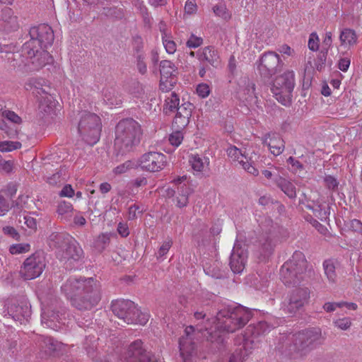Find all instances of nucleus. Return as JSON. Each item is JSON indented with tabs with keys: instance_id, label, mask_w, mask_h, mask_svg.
<instances>
[{
	"instance_id": "1",
	"label": "nucleus",
	"mask_w": 362,
	"mask_h": 362,
	"mask_svg": "<svg viewBox=\"0 0 362 362\" xmlns=\"http://www.w3.org/2000/svg\"><path fill=\"white\" fill-rule=\"evenodd\" d=\"M61 288L70 298L71 305L79 310H91L101 299L100 286L92 277H71Z\"/></svg>"
},
{
	"instance_id": "2",
	"label": "nucleus",
	"mask_w": 362,
	"mask_h": 362,
	"mask_svg": "<svg viewBox=\"0 0 362 362\" xmlns=\"http://www.w3.org/2000/svg\"><path fill=\"white\" fill-rule=\"evenodd\" d=\"M143 130L141 124L132 118L120 120L115 127V147L123 155L134 151L141 142Z\"/></svg>"
},
{
	"instance_id": "3",
	"label": "nucleus",
	"mask_w": 362,
	"mask_h": 362,
	"mask_svg": "<svg viewBox=\"0 0 362 362\" xmlns=\"http://www.w3.org/2000/svg\"><path fill=\"white\" fill-rule=\"evenodd\" d=\"M325 340V337L320 328L304 329L292 335L288 351L293 357L303 358L312 350L322 345Z\"/></svg>"
},
{
	"instance_id": "4",
	"label": "nucleus",
	"mask_w": 362,
	"mask_h": 362,
	"mask_svg": "<svg viewBox=\"0 0 362 362\" xmlns=\"http://www.w3.org/2000/svg\"><path fill=\"white\" fill-rule=\"evenodd\" d=\"M251 317L252 312L242 305H224L216 316L217 327L233 333L243 327Z\"/></svg>"
},
{
	"instance_id": "5",
	"label": "nucleus",
	"mask_w": 362,
	"mask_h": 362,
	"mask_svg": "<svg viewBox=\"0 0 362 362\" xmlns=\"http://www.w3.org/2000/svg\"><path fill=\"white\" fill-rule=\"evenodd\" d=\"M306 269L307 260L304 254L300 251H296L281 266V279L286 286L296 285L304 279Z\"/></svg>"
},
{
	"instance_id": "6",
	"label": "nucleus",
	"mask_w": 362,
	"mask_h": 362,
	"mask_svg": "<svg viewBox=\"0 0 362 362\" xmlns=\"http://www.w3.org/2000/svg\"><path fill=\"white\" fill-rule=\"evenodd\" d=\"M111 309L115 315L127 324L144 325L148 321V315L142 313L135 303L129 300H114L112 302Z\"/></svg>"
},
{
	"instance_id": "7",
	"label": "nucleus",
	"mask_w": 362,
	"mask_h": 362,
	"mask_svg": "<svg viewBox=\"0 0 362 362\" xmlns=\"http://www.w3.org/2000/svg\"><path fill=\"white\" fill-rule=\"evenodd\" d=\"M101 129V120L96 114L86 112L81 115L78 131L87 144L93 146L99 141Z\"/></svg>"
},
{
	"instance_id": "8",
	"label": "nucleus",
	"mask_w": 362,
	"mask_h": 362,
	"mask_svg": "<svg viewBox=\"0 0 362 362\" xmlns=\"http://www.w3.org/2000/svg\"><path fill=\"white\" fill-rule=\"evenodd\" d=\"M23 52L26 57L25 72L39 71L52 62V57L47 49L35 47L31 42L23 45Z\"/></svg>"
},
{
	"instance_id": "9",
	"label": "nucleus",
	"mask_w": 362,
	"mask_h": 362,
	"mask_svg": "<svg viewBox=\"0 0 362 362\" xmlns=\"http://www.w3.org/2000/svg\"><path fill=\"white\" fill-rule=\"evenodd\" d=\"M284 62L279 55L274 51L263 53L257 62V68L262 78L270 79L272 76L281 71Z\"/></svg>"
},
{
	"instance_id": "10",
	"label": "nucleus",
	"mask_w": 362,
	"mask_h": 362,
	"mask_svg": "<svg viewBox=\"0 0 362 362\" xmlns=\"http://www.w3.org/2000/svg\"><path fill=\"white\" fill-rule=\"evenodd\" d=\"M45 257L42 251H37L26 258L21 267L20 275L25 280L38 277L45 267Z\"/></svg>"
},
{
	"instance_id": "11",
	"label": "nucleus",
	"mask_w": 362,
	"mask_h": 362,
	"mask_svg": "<svg viewBox=\"0 0 362 362\" xmlns=\"http://www.w3.org/2000/svg\"><path fill=\"white\" fill-rule=\"evenodd\" d=\"M272 327L264 321L259 322L255 325H250L247 328L246 335L251 334V337L255 338L257 337L264 335L267 332H269ZM253 340L249 339L247 336L244 339V344L243 347L237 349L235 352L230 356L229 362H243L247 356L246 348L248 346L249 342H252Z\"/></svg>"
},
{
	"instance_id": "12",
	"label": "nucleus",
	"mask_w": 362,
	"mask_h": 362,
	"mask_svg": "<svg viewBox=\"0 0 362 362\" xmlns=\"http://www.w3.org/2000/svg\"><path fill=\"white\" fill-rule=\"evenodd\" d=\"M309 298L310 290L308 288H297L284 300L281 309L286 314L295 315L308 303Z\"/></svg>"
},
{
	"instance_id": "13",
	"label": "nucleus",
	"mask_w": 362,
	"mask_h": 362,
	"mask_svg": "<svg viewBox=\"0 0 362 362\" xmlns=\"http://www.w3.org/2000/svg\"><path fill=\"white\" fill-rule=\"evenodd\" d=\"M30 39L24 44L31 42L35 47L47 49L48 46L52 45L54 40V35L52 28L47 24H40L32 27L29 30Z\"/></svg>"
},
{
	"instance_id": "14",
	"label": "nucleus",
	"mask_w": 362,
	"mask_h": 362,
	"mask_svg": "<svg viewBox=\"0 0 362 362\" xmlns=\"http://www.w3.org/2000/svg\"><path fill=\"white\" fill-rule=\"evenodd\" d=\"M126 362H163L153 353L148 351L140 339L132 342L124 354Z\"/></svg>"
},
{
	"instance_id": "15",
	"label": "nucleus",
	"mask_w": 362,
	"mask_h": 362,
	"mask_svg": "<svg viewBox=\"0 0 362 362\" xmlns=\"http://www.w3.org/2000/svg\"><path fill=\"white\" fill-rule=\"evenodd\" d=\"M83 254V250L79 244L72 239L63 249L58 250L57 257L66 269H71L74 264L82 258Z\"/></svg>"
},
{
	"instance_id": "16",
	"label": "nucleus",
	"mask_w": 362,
	"mask_h": 362,
	"mask_svg": "<svg viewBox=\"0 0 362 362\" xmlns=\"http://www.w3.org/2000/svg\"><path fill=\"white\" fill-rule=\"evenodd\" d=\"M167 165V157L157 151H149L143 154L139 160V165L143 170L157 173Z\"/></svg>"
},
{
	"instance_id": "17",
	"label": "nucleus",
	"mask_w": 362,
	"mask_h": 362,
	"mask_svg": "<svg viewBox=\"0 0 362 362\" xmlns=\"http://www.w3.org/2000/svg\"><path fill=\"white\" fill-rule=\"evenodd\" d=\"M7 312L14 320L21 321L28 320L31 315L30 303L25 299L11 300L8 303Z\"/></svg>"
},
{
	"instance_id": "18",
	"label": "nucleus",
	"mask_w": 362,
	"mask_h": 362,
	"mask_svg": "<svg viewBox=\"0 0 362 362\" xmlns=\"http://www.w3.org/2000/svg\"><path fill=\"white\" fill-rule=\"evenodd\" d=\"M0 52L3 54L1 57L6 60L10 66L25 71L26 57L23 52V46L20 50L13 52L10 47L5 45L0 47Z\"/></svg>"
},
{
	"instance_id": "19",
	"label": "nucleus",
	"mask_w": 362,
	"mask_h": 362,
	"mask_svg": "<svg viewBox=\"0 0 362 362\" xmlns=\"http://www.w3.org/2000/svg\"><path fill=\"white\" fill-rule=\"evenodd\" d=\"M247 259V250L245 246H242L240 243H235L229 262V265L233 272L235 274L241 273L245 269Z\"/></svg>"
},
{
	"instance_id": "20",
	"label": "nucleus",
	"mask_w": 362,
	"mask_h": 362,
	"mask_svg": "<svg viewBox=\"0 0 362 362\" xmlns=\"http://www.w3.org/2000/svg\"><path fill=\"white\" fill-rule=\"evenodd\" d=\"M259 259L262 261L266 260L272 255L276 245L271 230L269 233L264 234L259 238Z\"/></svg>"
},
{
	"instance_id": "21",
	"label": "nucleus",
	"mask_w": 362,
	"mask_h": 362,
	"mask_svg": "<svg viewBox=\"0 0 362 362\" xmlns=\"http://www.w3.org/2000/svg\"><path fill=\"white\" fill-rule=\"evenodd\" d=\"M262 144L267 145L272 154L280 155L284 149V141L276 133H267L262 137Z\"/></svg>"
},
{
	"instance_id": "22",
	"label": "nucleus",
	"mask_w": 362,
	"mask_h": 362,
	"mask_svg": "<svg viewBox=\"0 0 362 362\" xmlns=\"http://www.w3.org/2000/svg\"><path fill=\"white\" fill-rule=\"evenodd\" d=\"M295 86V74L293 71L287 70L276 76L273 82V87L276 90H293Z\"/></svg>"
},
{
	"instance_id": "23",
	"label": "nucleus",
	"mask_w": 362,
	"mask_h": 362,
	"mask_svg": "<svg viewBox=\"0 0 362 362\" xmlns=\"http://www.w3.org/2000/svg\"><path fill=\"white\" fill-rule=\"evenodd\" d=\"M40 95L39 108L45 112L50 113L58 103L56 97L49 92H41Z\"/></svg>"
},
{
	"instance_id": "24",
	"label": "nucleus",
	"mask_w": 362,
	"mask_h": 362,
	"mask_svg": "<svg viewBox=\"0 0 362 362\" xmlns=\"http://www.w3.org/2000/svg\"><path fill=\"white\" fill-rule=\"evenodd\" d=\"M73 238L68 234L63 233H52L48 238L50 247L59 250L63 249Z\"/></svg>"
},
{
	"instance_id": "25",
	"label": "nucleus",
	"mask_w": 362,
	"mask_h": 362,
	"mask_svg": "<svg viewBox=\"0 0 362 362\" xmlns=\"http://www.w3.org/2000/svg\"><path fill=\"white\" fill-rule=\"evenodd\" d=\"M274 182L290 199H295L296 197V187L291 181L276 175L274 179Z\"/></svg>"
},
{
	"instance_id": "26",
	"label": "nucleus",
	"mask_w": 362,
	"mask_h": 362,
	"mask_svg": "<svg viewBox=\"0 0 362 362\" xmlns=\"http://www.w3.org/2000/svg\"><path fill=\"white\" fill-rule=\"evenodd\" d=\"M24 88L25 90H31L33 89L45 90V88H53L51 83L42 77H31L27 80Z\"/></svg>"
},
{
	"instance_id": "27",
	"label": "nucleus",
	"mask_w": 362,
	"mask_h": 362,
	"mask_svg": "<svg viewBox=\"0 0 362 362\" xmlns=\"http://www.w3.org/2000/svg\"><path fill=\"white\" fill-rule=\"evenodd\" d=\"M60 319L59 312L55 311L51 308L45 310L42 314V323L53 329L57 328V322H59Z\"/></svg>"
},
{
	"instance_id": "28",
	"label": "nucleus",
	"mask_w": 362,
	"mask_h": 362,
	"mask_svg": "<svg viewBox=\"0 0 362 362\" xmlns=\"http://www.w3.org/2000/svg\"><path fill=\"white\" fill-rule=\"evenodd\" d=\"M306 208L313 211V215L321 221H326L329 214V206L324 204L313 202L312 204H307Z\"/></svg>"
},
{
	"instance_id": "29",
	"label": "nucleus",
	"mask_w": 362,
	"mask_h": 362,
	"mask_svg": "<svg viewBox=\"0 0 362 362\" xmlns=\"http://www.w3.org/2000/svg\"><path fill=\"white\" fill-rule=\"evenodd\" d=\"M199 61H206L213 66H216L218 63V56L214 47L207 46L204 48L201 53H198Z\"/></svg>"
},
{
	"instance_id": "30",
	"label": "nucleus",
	"mask_w": 362,
	"mask_h": 362,
	"mask_svg": "<svg viewBox=\"0 0 362 362\" xmlns=\"http://www.w3.org/2000/svg\"><path fill=\"white\" fill-rule=\"evenodd\" d=\"M160 72L161 76V82L164 83V78H169L176 75L177 68L175 64L169 60H163L160 63ZM165 82H167L165 80Z\"/></svg>"
},
{
	"instance_id": "31",
	"label": "nucleus",
	"mask_w": 362,
	"mask_h": 362,
	"mask_svg": "<svg viewBox=\"0 0 362 362\" xmlns=\"http://www.w3.org/2000/svg\"><path fill=\"white\" fill-rule=\"evenodd\" d=\"M102 14L112 20H122L125 17L124 8L117 6L103 7Z\"/></svg>"
},
{
	"instance_id": "32",
	"label": "nucleus",
	"mask_w": 362,
	"mask_h": 362,
	"mask_svg": "<svg viewBox=\"0 0 362 362\" xmlns=\"http://www.w3.org/2000/svg\"><path fill=\"white\" fill-rule=\"evenodd\" d=\"M103 98L104 103L110 107L119 106L123 100L119 92H105Z\"/></svg>"
},
{
	"instance_id": "33",
	"label": "nucleus",
	"mask_w": 362,
	"mask_h": 362,
	"mask_svg": "<svg viewBox=\"0 0 362 362\" xmlns=\"http://www.w3.org/2000/svg\"><path fill=\"white\" fill-rule=\"evenodd\" d=\"M178 195L176 197V206L182 208L186 206L188 204V196L189 194V188L185 185L177 187Z\"/></svg>"
},
{
	"instance_id": "34",
	"label": "nucleus",
	"mask_w": 362,
	"mask_h": 362,
	"mask_svg": "<svg viewBox=\"0 0 362 362\" xmlns=\"http://www.w3.org/2000/svg\"><path fill=\"white\" fill-rule=\"evenodd\" d=\"M1 19L10 25L12 29H16L18 27L17 17L14 16L13 10L6 7L1 11Z\"/></svg>"
},
{
	"instance_id": "35",
	"label": "nucleus",
	"mask_w": 362,
	"mask_h": 362,
	"mask_svg": "<svg viewBox=\"0 0 362 362\" xmlns=\"http://www.w3.org/2000/svg\"><path fill=\"white\" fill-rule=\"evenodd\" d=\"M325 274L328 281L331 283H335L337 279L336 267L334 262L331 259H327L323 262Z\"/></svg>"
},
{
	"instance_id": "36",
	"label": "nucleus",
	"mask_w": 362,
	"mask_h": 362,
	"mask_svg": "<svg viewBox=\"0 0 362 362\" xmlns=\"http://www.w3.org/2000/svg\"><path fill=\"white\" fill-rule=\"evenodd\" d=\"M189 346H190L189 350H188V347L186 346V341H185L184 339L180 341V351L184 362H194V346L192 343H190Z\"/></svg>"
},
{
	"instance_id": "37",
	"label": "nucleus",
	"mask_w": 362,
	"mask_h": 362,
	"mask_svg": "<svg viewBox=\"0 0 362 362\" xmlns=\"http://www.w3.org/2000/svg\"><path fill=\"white\" fill-rule=\"evenodd\" d=\"M339 40L342 45H354L356 42L357 37L355 31L351 29L346 28L341 32Z\"/></svg>"
},
{
	"instance_id": "38",
	"label": "nucleus",
	"mask_w": 362,
	"mask_h": 362,
	"mask_svg": "<svg viewBox=\"0 0 362 362\" xmlns=\"http://www.w3.org/2000/svg\"><path fill=\"white\" fill-rule=\"evenodd\" d=\"M42 346L45 349V353L50 356L59 349L60 344L51 337H45Z\"/></svg>"
},
{
	"instance_id": "39",
	"label": "nucleus",
	"mask_w": 362,
	"mask_h": 362,
	"mask_svg": "<svg viewBox=\"0 0 362 362\" xmlns=\"http://www.w3.org/2000/svg\"><path fill=\"white\" fill-rule=\"evenodd\" d=\"M165 113L168 114L169 112H175L177 108L180 106L179 96L175 92H172L171 97L165 100Z\"/></svg>"
},
{
	"instance_id": "40",
	"label": "nucleus",
	"mask_w": 362,
	"mask_h": 362,
	"mask_svg": "<svg viewBox=\"0 0 362 362\" xmlns=\"http://www.w3.org/2000/svg\"><path fill=\"white\" fill-rule=\"evenodd\" d=\"M113 233H102L95 240V247L100 252L103 251L110 244V238L115 236Z\"/></svg>"
},
{
	"instance_id": "41",
	"label": "nucleus",
	"mask_w": 362,
	"mask_h": 362,
	"mask_svg": "<svg viewBox=\"0 0 362 362\" xmlns=\"http://www.w3.org/2000/svg\"><path fill=\"white\" fill-rule=\"evenodd\" d=\"M214 14L225 21H229L231 18V13L228 10L225 4H218L213 7Z\"/></svg>"
},
{
	"instance_id": "42",
	"label": "nucleus",
	"mask_w": 362,
	"mask_h": 362,
	"mask_svg": "<svg viewBox=\"0 0 362 362\" xmlns=\"http://www.w3.org/2000/svg\"><path fill=\"white\" fill-rule=\"evenodd\" d=\"M189 122V119L176 112L172 123L173 129H185Z\"/></svg>"
},
{
	"instance_id": "43",
	"label": "nucleus",
	"mask_w": 362,
	"mask_h": 362,
	"mask_svg": "<svg viewBox=\"0 0 362 362\" xmlns=\"http://www.w3.org/2000/svg\"><path fill=\"white\" fill-rule=\"evenodd\" d=\"M273 97L281 104L285 106H289L291 104V92H272Z\"/></svg>"
},
{
	"instance_id": "44",
	"label": "nucleus",
	"mask_w": 362,
	"mask_h": 362,
	"mask_svg": "<svg viewBox=\"0 0 362 362\" xmlns=\"http://www.w3.org/2000/svg\"><path fill=\"white\" fill-rule=\"evenodd\" d=\"M194 107V106L192 103L189 102L184 103L177 108L176 112L190 119Z\"/></svg>"
},
{
	"instance_id": "45",
	"label": "nucleus",
	"mask_w": 362,
	"mask_h": 362,
	"mask_svg": "<svg viewBox=\"0 0 362 362\" xmlns=\"http://www.w3.org/2000/svg\"><path fill=\"white\" fill-rule=\"evenodd\" d=\"M21 148V143L19 141H5L0 142V151L8 152Z\"/></svg>"
},
{
	"instance_id": "46",
	"label": "nucleus",
	"mask_w": 362,
	"mask_h": 362,
	"mask_svg": "<svg viewBox=\"0 0 362 362\" xmlns=\"http://www.w3.org/2000/svg\"><path fill=\"white\" fill-rule=\"evenodd\" d=\"M189 162L194 170L197 172H202L204 170V163L198 154L192 155L189 158Z\"/></svg>"
},
{
	"instance_id": "47",
	"label": "nucleus",
	"mask_w": 362,
	"mask_h": 362,
	"mask_svg": "<svg viewBox=\"0 0 362 362\" xmlns=\"http://www.w3.org/2000/svg\"><path fill=\"white\" fill-rule=\"evenodd\" d=\"M184 129H173L172 134L169 136V142L171 145L178 146L183 140L182 131Z\"/></svg>"
},
{
	"instance_id": "48",
	"label": "nucleus",
	"mask_w": 362,
	"mask_h": 362,
	"mask_svg": "<svg viewBox=\"0 0 362 362\" xmlns=\"http://www.w3.org/2000/svg\"><path fill=\"white\" fill-rule=\"evenodd\" d=\"M132 46H133V56H137L139 54H144L143 52V47H144V42L143 40L140 36H134L133 37V41H132Z\"/></svg>"
},
{
	"instance_id": "49",
	"label": "nucleus",
	"mask_w": 362,
	"mask_h": 362,
	"mask_svg": "<svg viewBox=\"0 0 362 362\" xmlns=\"http://www.w3.org/2000/svg\"><path fill=\"white\" fill-rule=\"evenodd\" d=\"M30 250V245L28 243L14 244L10 246L9 252L12 255L22 254L28 252Z\"/></svg>"
},
{
	"instance_id": "50",
	"label": "nucleus",
	"mask_w": 362,
	"mask_h": 362,
	"mask_svg": "<svg viewBox=\"0 0 362 362\" xmlns=\"http://www.w3.org/2000/svg\"><path fill=\"white\" fill-rule=\"evenodd\" d=\"M163 43L165 50L169 54H174L177 49V45L173 40H170L167 34L162 36Z\"/></svg>"
},
{
	"instance_id": "51",
	"label": "nucleus",
	"mask_w": 362,
	"mask_h": 362,
	"mask_svg": "<svg viewBox=\"0 0 362 362\" xmlns=\"http://www.w3.org/2000/svg\"><path fill=\"white\" fill-rule=\"evenodd\" d=\"M240 89L243 90H255V85L251 82L247 76H242L238 81Z\"/></svg>"
},
{
	"instance_id": "52",
	"label": "nucleus",
	"mask_w": 362,
	"mask_h": 362,
	"mask_svg": "<svg viewBox=\"0 0 362 362\" xmlns=\"http://www.w3.org/2000/svg\"><path fill=\"white\" fill-rule=\"evenodd\" d=\"M134 166V163L132 160H127L122 164L119 165L114 168L113 172L115 174L120 175L126 173L129 169L133 168Z\"/></svg>"
},
{
	"instance_id": "53",
	"label": "nucleus",
	"mask_w": 362,
	"mask_h": 362,
	"mask_svg": "<svg viewBox=\"0 0 362 362\" xmlns=\"http://www.w3.org/2000/svg\"><path fill=\"white\" fill-rule=\"evenodd\" d=\"M327 54L328 52L322 49L319 52L315 62V66L318 71H321L325 67Z\"/></svg>"
},
{
	"instance_id": "54",
	"label": "nucleus",
	"mask_w": 362,
	"mask_h": 362,
	"mask_svg": "<svg viewBox=\"0 0 362 362\" xmlns=\"http://www.w3.org/2000/svg\"><path fill=\"white\" fill-rule=\"evenodd\" d=\"M134 57L136 58V68L139 72L142 75L146 74L147 72V66L144 62V54H139Z\"/></svg>"
},
{
	"instance_id": "55",
	"label": "nucleus",
	"mask_w": 362,
	"mask_h": 362,
	"mask_svg": "<svg viewBox=\"0 0 362 362\" xmlns=\"http://www.w3.org/2000/svg\"><path fill=\"white\" fill-rule=\"evenodd\" d=\"M2 116L14 124H20L22 122V119L17 114L11 110L4 111Z\"/></svg>"
},
{
	"instance_id": "56",
	"label": "nucleus",
	"mask_w": 362,
	"mask_h": 362,
	"mask_svg": "<svg viewBox=\"0 0 362 362\" xmlns=\"http://www.w3.org/2000/svg\"><path fill=\"white\" fill-rule=\"evenodd\" d=\"M325 186L333 191H335L338 188L339 182L337 179L332 175H327L324 178Z\"/></svg>"
},
{
	"instance_id": "57",
	"label": "nucleus",
	"mask_w": 362,
	"mask_h": 362,
	"mask_svg": "<svg viewBox=\"0 0 362 362\" xmlns=\"http://www.w3.org/2000/svg\"><path fill=\"white\" fill-rule=\"evenodd\" d=\"M227 153L233 160H238L243 157L240 150L235 146H230L227 149Z\"/></svg>"
},
{
	"instance_id": "58",
	"label": "nucleus",
	"mask_w": 362,
	"mask_h": 362,
	"mask_svg": "<svg viewBox=\"0 0 362 362\" xmlns=\"http://www.w3.org/2000/svg\"><path fill=\"white\" fill-rule=\"evenodd\" d=\"M203 43V39L200 37H197L192 34L190 37L186 42V45L189 48H197Z\"/></svg>"
},
{
	"instance_id": "59",
	"label": "nucleus",
	"mask_w": 362,
	"mask_h": 362,
	"mask_svg": "<svg viewBox=\"0 0 362 362\" xmlns=\"http://www.w3.org/2000/svg\"><path fill=\"white\" fill-rule=\"evenodd\" d=\"M334 325L342 330L348 329L351 325V321L349 317L338 319L334 322Z\"/></svg>"
},
{
	"instance_id": "60",
	"label": "nucleus",
	"mask_w": 362,
	"mask_h": 362,
	"mask_svg": "<svg viewBox=\"0 0 362 362\" xmlns=\"http://www.w3.org/2000/svg\"><path fill=\"white\" fill-rule=\"evenodd\" d=\"M11 208L8 200L0 193V216L5 215Z\"/></svg>"
},
{
	"instance_id": "61",
	"label": "nucleus",
	"mask_w": 362,
	"mask_h": 362,
	"mask_svg": "<svg viewBox=\"0 0 362 362\" xmlns=\"http://www.w3.org/2000/svg\"><path fill=\"white\" fill-rule=\"evenodd\" d=\"M308 47L311 51H317L319 48V38L315 33H313L310 35Z\"/></svg>"
},
{
	"instance_id": "62",
	"label": "nucleus",
	"mask_w": 362,
	"mask_h": 362,
	"mask_svg": "<svg viewBox=\"0 0 362 362\" xmlns=\"http://www.w3.org/2000/svg\"><path fill=\"white\" fill-rule=\"evenodd\" d=\"M172 245L173 241L171 239H168V240L165 241L158 250V258H160L167 254Z\"/></svg>"
},
{
	"instance_id": "63",
	"label": "nucleus",
	"mask_w": 362,
	"mask_h": 362,
	"mask_svg": "<svg viewBox=\"0 0 362 362\" xmlns=\"http://www.w3.org/2000/svg\"><path fill=\"white\" fill-rule=\"evenodd\" d=\"M13 163L11 160H5L0 158V171L9 173L12 171Z\"/></svg>"
},
{
	"instance_id": "64",
	"label": "nucleus",
	"mask_w": 362,
	"mask_h": 362,
	"mask_svg": "<svg viewBox=\"0 0 362 362\" xmlns=\"http://www.w3.org/2000/svg\"><path fill=\"white\" fill-rule=\"evenodd\" d=\"M3 232L4 234L13 238L16 240H19L20 239V234L18 233V231L12 226H5L3 228Z\"/></svg>"
}]
</instances>
